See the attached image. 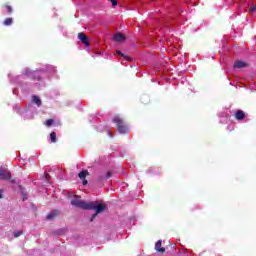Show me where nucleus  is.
Returning <instances> with one entry per match:
<instances>
[{
    "mask_svg": "<svg viewBox=\"0 0 256 256\" xmlns=\"http://www.w3.org/2000/svg\"><path fill=\"white\" fill-rule=\"evenodd\" d=\"M113 39L116 43H124V41L127 39V36H125V34H122L121 32H118L114 34Z\"/></svg>",
    "mask_w": 256,
    "mask_h": 256,
    "instance_id": "obj_6",
    "label": "nucleus"
},
{
    "mask_svg": "<svg viewBox=\"0 0 256 256\" xmlns=\"http://www.w3.org/2000/svg\"><path fill=\"white\" fill-rule=\"evenodd\" d=\"M0 179L3 181L11 180V171L7 168H0Z\"/></svg>",
    "mask_w": 256,
    "mask_h": 256,
    "instance_id": "obj_4",
    "label": "nucleus"
},
{
    "mask_svg": "<svg viewBox=\"0 0 256 256\" xmlns=\"http://www.w3.org/2000/svg\"><path fill=\"white\" fill-rule=\"evenodd\" d=\"M234 67L236 69H243V68L247 67V63H245L244 61L239 60V61H236L234 63Z\"/></svg>",
    "mask_w": 256,
    "mask_h": 256,
    "instance_id": "obj_10",
    "label": "nucleus"
},
{
    "mask_svg": "<svg viewBox=\"0 0 256 256\" xmlns=\"http://www.w3.org/2000/svg\"><path fill=\"white\" fill-rule=\"evenodd\" d=\"M37 79H38V80L40 79L39 76H37Z\"/></svg>",
    "mask_w": 256,
    "mask_h": 256,
    "instance_id": "obj_28",
    "label": "nucleus"
},
{
    "mask_svg": "<svg viewBox=\"0 0 256 256\" xmlns=\"http://www.w3.org/2000/svg\"><path fill=\"white\" fill-rule=\"evenodd\" d=\"M45 177H46V179H47V177H49V174L45 173Z\"/></svg>",
    "mask_w": 256,
    "mask_h": 256,
    "instance_id": "obj_25",
    "label": "nucleus"
},
{
    "mask_svg": "<svg viewBox=\"0 0 256 256\" xmlns=\"http://www.w3.org/2000/svg\"><path fill=\"white\" fill-rule=\"evenodd\" d=\"M12 181V183H15V180H11Z\"/></svg>",
    "mask_w": 256,
    "mask_h": 256,
    "instance_id": "obj_26",
    "label": "nucleus"
},
{
    "mask_svg": "<svg viewBox=\"0 0 256 256\" xmlns=\"http://www.w3.org/2000/svg\"><path fill=\"white\" fill-rule=\"evenodd\" d=\"M116 53L118 55H120L121 57H125V54H123V52H121V50H117Z\"/></svg>",
    "mask_w": 256,
    "mask_h": 256,
    "instance_id": "obj_22",
    "label": "nucleus"
},
{
    "mask_svg": "<svg viewBox=\"0 0 256 256\" xmlns=\"http://www.w3.org/2000/svg\"><path fill=\"white\" fill-rule=\"evenodd\" d=\"M250 11L251 13L256 11V4L250 7Z\"/></svg>",
    "mask_w": 256,
    "mask_h": 256,
    "instance_id": "obj_21",
    "label": "nucleus"
},
{
    "mask_svg": "<svg viewBox=\"0 0 256 256\" xmlns=\"http://www.w3.org/2000/svg\"><path fill=\"white\" fill-rule=\"evenodd\" d=\"M113 123L117 125V131L121 135H125V133L129 132V129L127 128V124H125V121L122 120L119 116H114Z\"/></svg>",
    "mask_w": 256,
    "mask_h": 256,
    "instance_id": "obj_2",
    "label": "nucleus"
},
{
    "mask_svg": "<svg viewBox=\"0 0 256 256\" xmlns=\"http://www.w3.org/2000/svg\"><path fill=\"white\" fill-rule=\"evenodd\" d=\"M110 1L112 3L113 7H117V5H118L117 0H110Z\"/></svg>",
    "mask_w": 256,
    "mask_h": 256,
    "instance_id": "obj_20",
    "label": "nucleus"
},
{
    "mask_svg": "<svg viewBox=\"0 0 256 256\" xmlns=\"http://www.w3.org/2000/svg\"><path fill=\"white\" fill-rule=\"evenodd\" d=\"M4 7L7 9L8 13H13V8L9 4H5Z\"/></svg>",
    "mask_w": 256,
    "mask_h": 256,
    "instance_id": "obj_17",
    "label": "nucleus"
},
{
    "mask_svg": "<svg viewBox=\"0 0 256 256\" xmlns=\"http://www.w3.org/2000/svg\"><path fill=\"white\" fill-rule=\"evenodd\" d=\"M21 235H23L22 230L14 232V237H21Z\"/></svg>",
    "mask_w": 256,
    "mask_h": 256,
    "instance_id": "obj_18",
    "label": "nucleus"
},
{
    "mask_svg": "<svg viewBox=\"0 0 256 256\" xmlns=\"http://www.w3.org/2000/svg\"><path fill=\"white\" fill-rule=\"evenodd\" d=\"M124 59H126V61H133V58L131 56H127L124 54V56H122Z\"/></svg>",
    "mask_w": 256,
    "mask_h": 256,
    "instance_id": "obj_19",
    "label": "nucleus"
},
{
    "mask_svg": "<svg viewBox=\"0 0 256 256\" xmlns=\"http://www.w3.org/2000/svg\"><path fill=\"white\" fill-rule=\"evenodd\" d=\"M34 76H37V73H35Z\"/></svg>",
    "mask_w": 256,
    "mask_h": 256,
    "instance_id": "obj_27",
    "label": "nucleus"
},
{
    "mask_svg": "<svg viewBox=\"0 0 256 256\" xmlns=\"http://www.w3.org/2000/svg\"><path fill=\"white\" fill-rule=\"evenodd\" d=\"M107 209V204H99V202H88V208L87 211H95V214L91 216L90 221H95V217L99 215V213H103Z\"/></svg>",
    "mask_w": 256,
    "mask_h": 256,
    "instance_id": "obj_1",
    "label": "nucleus"
},
{
    "mask_svg": "<svg viewBox=\"0 0 256 256\" xmlns=\"http://www.w3.org/2000/svg\"><path fill=\"white\" fill-rule=\"evenodd\" d=\"M111 171H108L105 176H99L98 179L100 181H107V179H111Z\"/></svg>",
    "mask_w": 256,
    "mask_h": 256,
    "instance_id": "obj_11",
    "label": "nucleus"
},
{
    "mask_svg": "<svg viewBox=\"0 0 256 256\" xmlns=\"http://www.w3.org/2000/svg\"><path fill=\"white\" fill-rule=\"evenodd\" d=\"M87 175H89V172H87V170H83L78 174L79 179H85V177H87Z\"/></svg>",
    "mask_w": 256,
    "mask_h": 256,
    "instance_id": "obj_13",
    "label": "nucleus"
},
{
    "mask_svg": "<svg viewBox=\"0 0 256 256\" xmlns=\"http://www.w3.org/2000/svg\"><path fill=\"white\" fill-rule=\"evenodd\" d=\"M32 101H33V103L37 104V107H41L42 102H41V98H39V96H33Z\"/></svg>",
    "mask_w": 256,
    "mask_h": 256,
    "instance_id": "obj_12",
    "label": "nucleus"
},
{
    "mask_svg": "<svg viewBox=\"0 0 256 256\" xmlns=\"http://www.w3.org/2000/svg\"><path fill=\"white\" fill-rule=\"evenodd\" d=\"M71 205L77 207L78 209H84L85 211H87L89 207V202H85L81 200V197L75 196L74 199L71 200Z\"/></svg>",
    "mask_w": 256,
    "mask_h": 256,
    "instance_id": "obj_3",
    "label": "nucleus"
},
{
    "mask_svg": "<svg viewBox=\"0 0 256 256\" xmlns=\"http://www.w3.org/2000/svg\"><path fill=\"white\" fill-rule=\"evenodd\" d=\"M82 185H87V179H82Z\"/></svg>",
    "mask_w": 256,
    "mask_h": 256,
    "instance_id": "obj_23",
    "label": "nucleus"
},
{
    "mask_svg": "<svg viewBox=\"0 0 256 256\" xmlns=\"http://www.w3.org/2000/svg\"><path fill=\"white\" fill-rule=\"evenodd\" d=\"M0 199H3V191L0 190Z\"/></svg>",
    "mask_w": 256,
    "mask_h": 256,
    "instance_id": "obj_24",
    "label": "nucleus"
},
{
    "mask_svg": "<svg viewBox=\"0 0 256 256\" xmlns=\"http://www.w3.org/2000/svg\"><path fill=\"white\" fill-rule=\"evenodd\" d=\"M234 117L236 121H243V119H245V112L243 110H237Z\"/></svg>",
    "mask_w": 256,
    "mask_h": 256,
    "instance_id": "obj_8",
    "label": "nucleus"
},
{
    "mask_svg": "<svg viewBox=\"0 0 256 256\" xmlns=\"http://www.w3.org/2000/svg\"><path fill=\"white\" fill-rule=\"evenodd\" d=\"M51 143H57V134L55 132L50 133Z\"/></svg>",
    "mask_w": 256,
    "mask_h": 256,
    "instance_id": "obj_15",
    "label": "nucleus"
},
{
    "mask_svg": "<svg viewBox=\"0 0 256 256\" xmlns=\"http://www.w3.org/2000/svg\"><path fill=\"white\" fill-rule=\"evenodd\" d=\"M78 39L86 47H89V45H91V42H89V37H87L83 32L78 33Z\"/></svg>",
    "mask_w": 256,
    "mask_h": 256,
    "instance_id": "obj_5",
    "label": "nucleus"
},
{
    "mask_svg": "<svg viewBox=\"0 0 256 256\" xmlns=\"http://www.w3.org/2000/svg\"><path fill=\"white\" fill-rule=\"evenodd\" d=\"M59 210H52L47 216L46 219L47 221H53L59 217Z\"/></svg>",
    "mask_w": 256,
    "mask_h": 256,
    "instance_id": "obj_7",
    "label": "nucleus"
},
{
    "mask_svg": "<svg viewBox=\"0 0 256 256\" xmlns=\"http://www.w3.org/2000/svg\"><path fill=\"white\" fill-rule=\"evenodd\" d=\"M53 123H55V120L53 119H48L44 125H46V127H52L53 126Z\"/></svg>",
    "mask_w": 256,
    "mask_h": 256,
    "instance_id": "obj_16",
    "label": "nucleus"
},
{
    "mask_svg": "<svg viewBox=\"0 0 256 256\" xmlns=\"http://www.w3.org/2000/svg\"><path fill=\"white\" fill-rule=\"evenodd\" d=\"M161 245H163V242L161 240H158L155 243V250L157 251V253H165V247H161Z\"/></svg>",
    "mask_w": 256,
    "mask_h": 256,
    "instance_id": "obj_9",
    "label": "nucleus"
},
{
    "mask_svg": "<svg viewBox=\"0 0 256 256\" xmlns=\"http://www.w3.org/2000/svg\"><path fill=\"white\" fill-rule=\"evenodd\" d=\"M3 25L9 27V25H13V18H6L3 22Z\"/></svg>",
    "mask_w": 256,
    "mask_h": 256,
    "instance_id": "obj_14",
    "label": "nucleus"
}]
</instances>
